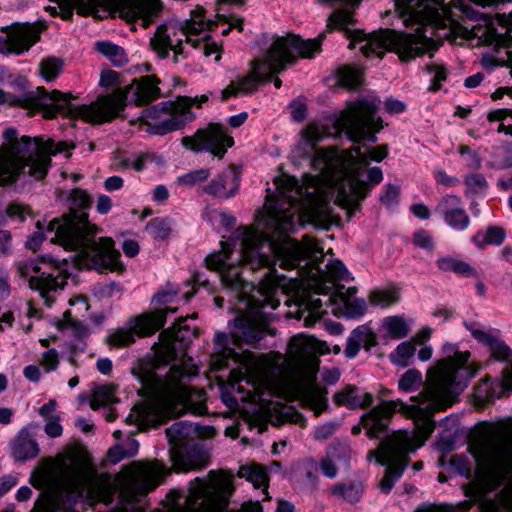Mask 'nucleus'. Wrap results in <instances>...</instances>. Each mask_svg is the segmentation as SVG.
<instances>
[{
  "instance_id": "obj_43",
  "label": "nucleus",
  "mask_w": 512,
  "mask_h": 512,
  "mask_svg": "<svg viewBox=\"0 0 512 512\" xmlns=\"http://www.w3.org/2000/svg\"><path fill=\"white\" fill-rule=\"evenodd\" d=\"M485 68L506 67L509 69V75L512 77V51L497 50L493 53L485 54L481 60Z\"/></svg>"
},
{
  "instance_id": "obj_39",
  "label": "nucleus",
  "mask_w": 512,
  "mask_h": 512,
  "mask_svg": "<svg viewBox=\"0 0 512 512\" xmlns=\"http://www.w3.org/2000/svg\"><path fill=\"white\" fill-rule=\"evenodd\" d=\"M363 491V484L357 480L337 483L331 488V493L334 496L340 497L349 503L358 502L362 497Z\"/></svg>"
},
{
  "instance_id": "obj_53",
  "label": "nucleus",
  "mask_w": 512,
  "mask_h": 512,
  "mask_svg": "<svg viewBox=\"0 0 512 512\" xmlns=\"http://www.w3.org/2000/svg\"><path fill=\"white\" fill-rule=\"evenodd\" d=\"M210 176V170L207 168H200L190 171L178 177V183L184 186H193L197 183L204 182Z\"/></svg>"
},
{
  "instance_id": "obj_50",
  "label": "nucleus",
  "mask_w": 512,
  "mask_h": 512,
  "mask_svg": "<svg viewBox=\"0 0 512 512\" xmlns=\"http://www.w3.org/2000/svg\"><path fill=\"white\" fill-rule=\"evenodd\" d=\"M338 81L344 87L355 88L361 82V73L352 67L343 66L338 70Z\"/></svg>"
},
{
  "instance_id": "obj_4",
  "label": "nucleus",
  "mask_w": 512,
  "mask_h": 512,
  "mask_svg": "<svg viewBox=\"0 0 512 512\" xmlns=\"http://www.w3.org/2000/svg\"><path fill=\"white\" fill-rule=\"evenodd\" d=\"M187 318H179L166 334L169 339L157 351V362L168 364L178 360L165 375L148 372L142 379L143 385L154 398L135 406L127 421L139 427H156L167 419L183 414L189 408L191 389L184 382L197 374V366L186 359L184 350L192 337H197L196 329L185 324Z\"/></svg>"
},
{
  "instance_id": "obj_44",
  "label": "nucleus",
  "mask_w": 512,
  "mask_h": 512,
  "mask_svg": "<svg viewBox=\"0 0 512 512\" xmlns=\"http://www.w3.org/2000/svg\"><path fill=\"white\" fill-rule=\"evenodd\" d=\"M97 50L105 55L114 66L121 67L127 63L128 59L123 48L111 42H98Z\"/></svg>"
},
{
  "instance_id": "obj_20",
  "label": "nucleus",
  "mask_w": 512,
  "mask_h": 512,
  "mask_svg": "<svg viewBox=\"0 0 512 512\" xmlns=\"http://www.w3.org/2000/svg\"><path fill=\"white\" fill-rule=\"evenodd\" d=\"M328 352L326 342L303 334L292 337L288 347V355L294 365L308 374H314L318 370V356Z\"/></svg>"
},
{
  "instance_id": "obj_2",
  "label": "nucleus",
  "mask_w": 512,
  "mask_h": 512,
  "mask_svg": "<svg viewBox=\"0 0 512 512\" xmlns=\"http://www.w3.org/2000/svg\"><path fill=\"white\" fill-rule=\"evenodd\" d=\"M445 358L428 371L425 389L416 397L417 403L407 405L401 401H384L361 418L369 438L383 435L393 414L398 411L413 419L416 434L399 430L379 443L376 450H370L368 458H375L386 465L385 474L379 483L383 493H389L401 477L408 463V453L421 447L435 429L432 417L435 412L451 407L477 371L469 362V351H458L453 344L443 347Z\"/></svg>"
},
{
  "instance_id": "obj_47",
  "label": "nucleus",
  "mask_w": 512,
  "mask_h": 512,
  "mask_svg": "<svg viewBox=\"0 0 512 512\" xmlns=\"http://www.w3.org/2000/svg\"><path fill=\"white\" fill-rule=\"evenodd\" d=\"M63 64L60 58H45L40 63V74L46 81H52L62 72Z\"/></svg>"
},
{
  "instance_id": "obj_27",
  "label": "nucleus",
  "mask_w": 512,
  "mask_h": 512,
  "mask_svg": "<svg viewBox=\"0 0 512 512\" xmlns=\"http://www.w3.org/2000/svg\"><path fill=\"white\" fill-rule=\"evenodd\" d=\"M435 213L453 230L464 231L470 225V218L460 197L448 194L443 196L435 207Z\"/></svg>"
},
{
  "instance_id": "obj_61",
  "label": "nucleus",
  "mask_w": 512,
  "mask_h": 512,
  "mask_svg": "<svg viewBox=\"0 0 512 512\" xmlns=\"http://www.w3.org/2000/svg\"><path fill=\"white\" fill-rule=\"evenodd\" d=\"M460 155L464 158L466 164L473 169H477L481 165V159L476 152L472 151L468 146L461 145L458 149Z\"/></svg>"
},
{
  "instance_id": "obj_62",
  "label": "nucleus",
  "mask_w": 512,
  "mask_h": 512,
  "mask_svg": "<svg viewBox=\"0 0 512 512\" xmlns=\"http://www.w3.org/2000/svg\"><path fill=\"white\" fill-rule=\"evenodd\" d=\"M336 429V423L327 422L315 427L313 435L316 440H326L335 433Z\"/></svg>"
},
{
  "instance_id": "obj_34",
  "label": "nucleus",
  "mask_w": 512,
  "mask_h": 512,
  "mask_svg": "<svg viewBox=\"0 0 512 512\" xmlns=\"http://www.w3.org/2000/svg\"><path fill=\"white\" fill-rule=\"evenodd\" d=\"M326 395V389L317 385H306L299 391L302 405L311 409L315 416H319L327 408Z\"/></svg>"
},
{
  "instance_id": "obj_51",
  "label": "nucleus",
  "mask_w": 512,
  "mask_h": 512,
  "mask_svg": "<svg viewBox=\"0 0 512 512\" xmlns=\"http://www.w3.org/2000/svg\"><path fill=\"white\" fill-rule=\"evenodd\" d=\"M422 383V375L415 369L406 371L399 380V388L403 391H413Z\"/></svg>"
},
{
  "instance_id": "obj_11",
  "label": "nucleus",
  "mask_w": 512,
  "mask_h": 512,
  "mask_svg": "<svg viewBox=\"0 0 512 512\" xmlns=\"http://www.w3.org/2000/svg\"><path fill=\"white\" fill-rule=\"evenodd\" d=\"M215 23L204 21V9L198 8L192 12L190 20L178 25L168 23L159 26L150 40L152 49L160 58H166L169 51L174 53V62L179 61V55L183 54L184 41L191 43L195 48L203 49L205 56L218 53L219 48L215 43L208 42L207 30H211Z\"/></svg>"
},
{
  "instance_id": "obj_14",
  "label": "nucleus",
  "mask_w": 512,
  "mask_h": 512,
  "mask_svg": "<svg viewBox=\"0 0 512 512\" xmlns=\"http://www.w3.org/2000/svg\"><path fill=\"white\" fill-rule=\"evenodd\" d=\"M231 360L240 363L244 370L241 380H245L247 384L251 385L260 396V390L267 385L270 374V363L266 356H256L250 351L239 354L230 347L228 335L217 332L214 337V350L211 354V367L214 370H221L227 367Z\"/></svg>"
},
{
  "instance_id": "obj_22",
  "label": "nucleus",
  "mask_w": 512,
  "mask_h": 512,
  "mask_svg": "<svg viewBox=\"0 0 512 512\" xmlns=\"http://www.w3.org/2000/svg\"><path fill=\"white\" fill-rule=\"evenodd\" d=\"M276 261H279V265H281L282 257H280V255L274 256L272 265L270 267H266L268 272L265 274L264 278L261 279L258 285V291L261 294V296L264 297L263 305H270L273 309L277 308L280 304V301L274 299V296L279 288L284 287V279L277 274V271L274 268ZM311 265V259L302 258L297 262L296 265H293L291 267H280L285 270L297 268V276H295V279H298L299 276L303 281L302 285L305 284L304 281H311V283H307V286L311 287L315 291L314 280H312L311 278H307V276L303 272V269L310 267Z\"/></svg>"
},
{
  "instance_id": "obj_54",
  "label": "nucleus",
  "mask_w": 512,
  "mask_h": 512,
  "mask_svg": "<svg viewBox=\"0 0 512 512\" xmlns=\"http://www.w3.org/2000/svg\"><path fill=\"white\" fill-rule=\"evenodd\" d=\"M158 9L155 5L139 3L135 7L134 15L142 20V25L148 27L157 16Z\"/></svg>"
},
{
  "instance_id": "obj_33",
  "label": "nucleus",
  "mask_w": 512,
  "mask_h": 512,
  "mask_svg": "<svg viewBox=\"0 0 512 512\" xmlns=\"http://www.w3.org/2000/svg\"><path fill=\"white\" fill-rule=\"evenodd\" d=\"M67 196V199L70 203V211L66 215H64L61 218H54L52 221L49 222L46 233L47 234H53L52 238H55V230L51 229L52 224L55 221L64 222L66 218L72 216H79L81 214H84L86 219L88 220V214L85 211L87 208L91 206V198L89 194L80 188L72 189L70 192H61L59 197L62 198L63 196Z\"/></svg>"
},
{
  "instance_id": "obj_19",
  "label": "nucleus",
  "mask_w": 512,
  "mask_h": 512,
  "mask_svg": "<svg viewBox=\"0 0 512 512\" xmlns=\"http://www.w3.org/2000/svg\"><path fill=\"white\" fill-rule=\"evenodd\" d=\"M396 11L406 26L431 24L445 26L448 8L444 0H394Z\"/></svg>"
},
{
  "instance_id": "obj_15",
  "label": "nucleus",
  "mask_w": 512,
  "mask_h": 512,
  "mask_svg": "<svg viewBox=\"0 0 512 512\" xmlns=\"http://www.w3.org/2000/svg\"><path fill=\"white\" fill-rule=\"evenodd\" d=\"M379 107V101L359 100L352 103L347 110L343 111L336 121L338 129L344 131L353 142H360L364 139L375 143L383 125L382 119L375 117Z\"/></svg>"
},
{
  "instance_id": "obj_23",
  "label": "nucleus",
  "mask_w": 512,
  "mask_h": 512,
  "mask_svg": "<svg viewBox=\"0 0 512 512\" xmlns=\"http://www.w3.org/2000/svg\"><path fill=\"white\" fill-rule=\"evenodd\" d=\"M176 312V309L159 310L152 316H139L133 320L129 329L120 328L111 333L107 342L115 347H124L135 342V335L148 336L164 326L165 315Z\"/></svg>"
},
{
  "instance_id": "obj_32",
  "label": "nucleus",
  "mask_w": 512,
  "mask_h": 512,
  "mask_svg": "<svg viewBox=\"0 0 512 512\" xmlns=\"http://www.w3.org/2000/svg\"><path fill=\"white\" fill-rule=\"evenodd\" d=\"M239 174L229 168L204 187V191L214 197L228 199L234 196L239 187Z\"/></svg>"
},
{
  "instance_id": "obj_36",
  "label": "nucleus",
  "mask_w": 512,
  "mask_h": 512,
  "mask_svg": "<svg viewBox=\"0 0 512 512\" xmlns=\"http://www.w3.org/2000/svg\"><path fill=\"white\" fill-rule=\"evenodd\" d=\"M338 405L346 406L350 409L364 408L372 404L373 396L370 393L363 392L355 386H347L334 396Z\"/></svg>"
},
{
  "instance_id": "obj_3",
  "label": "nucleus",
  "mask_w": 512,
  "mask_h": 512,
  "mask_svg": "<svg viewBox=\"0 0 512 512\" xmlns=\"http://www.w3.org/2000/svg\"><path fill=\"white\" fill-rule=\"evenodd\" d=\"M307 222V217L292 200L282 195L276 185L275 199L269 201L267 213L256 226L236 229L227 241H221V250L205 259L208 269L220 274L223 285L250 308L252 301L245 291L246 283L241 275L243 266L252 271L270 267L274 256L282 253L284 235L292 233L296 224Z\"/></svg>"
},
{
  "instance_id": "obj_45",
  "label": "nucleus",
  "mask_w": 512,
  "mask_h": 512,
  "mask_svg": "<svg viewBox=\"0 0 512 512\" xmlns=\"http://www.w3.org/2000/svg\"><path fill=\"white\" fill-rule=\"evenodd\" d=\"M146 230L153 238L164 240L172 233V221L168 218H154L148 222Z\"/></svg>"
},
{
  "instance_id": "obj_64",
  "label": "nucleus",
  "mask_w": 512,
  "mask_h": 512,
  "mask_svg": "<svg viewBox=\"0 0 512 512\" xmlns=\"http://www.w3.org/2000/svg\"><path fill=\"white\" fill-rule=\"evenodd\" d=\"M44 238L45 235L43 226L41 222H38L37 231H35L26 241L27 248H29L32 251H36L40 247V244L43 242Z\"/></svg>"
},
{
  "instance_id": "obj_5",
  "label": "nucleus",
  "mask_w": 512,
  "mask_h": 512,
  "mask_svg": "<svg viewBox=\"0 0 512 512\" xmlns=\"http://www.w3.org/2000/svg\"><path fill=\"white\" fill-rule=\"evenodd\" d=\"M51 229L55 230L52 243L61 245L66 250L76 251L75 264L80 268L94 269L99 272L124 271L125 267L120 260L121 254L115 249L114 241L110 237L95 235L99 229L89 222L84 214L70 216L64 222L55 221Z\"/></svg>"
},
{
  "instance_id": "obj_1",
  "label": "nucleus",
  "mask_w": 512,
  "mask_h": 512,
  "mask_svg": "<svg viewBox=\"0 0 512 512\" xmlns=\"http://www.w3.org/2000/svg\"><path fill=\"white\" fill-rule=\"evenodd\" d=\"M324 135L319 124H309L295 148L299 157H312L311 164L318 175H305L302 184L295 177L283 175L275 179V185L282 195L292 198L307 217V223L327 229L335 220L330 190H337L335 203L351 216L372 188L382 182L379 167L367 171L365 168L370 161H382L388 154V147L363 145L341 152L334 148L316 149Z\"/></svg>"
},
{
  "instance_id": "obj_9",
  "label": "nucleus",
  "mask_w": 512,
  "mask_h": 512,
  "mask_svg": "<svg viewBox=\"0 0 512 512\" xmlns=\"http://www.w3.org/2000/svg\"><path fill=\"white\" fill-rule=\"evenodd\" d=\"M159 83L154 75L135 79L124 90L116 89L111 94L99 96L89 105L73 106V118H80L91 124L110 122L124 109L127 101L144 105L157 99L160 96Z\"/></svg>"
},
{
  "instance_id": "obj_7",
  "label": "nucleus",
  "mask_w": 512,
  "mask_h": 512,
  "mask_svg": "<svg viewBox=\"0 0 512 512\" xmlns=\"http://www.w3.org/2000/svg\"><path fill=\"white\" fill-rule=\"evenodd\" d=\"M468 451L490 489L512 485V433L486 425L470 437Z\"/></svg>"
},
{
  "instance_id": "obj_38",
  "label": "nucleus",
  "mask_w": 512,
  "mask_h": 512,
  "mask_svg": "<svg viewBox=\"0 0 512 512\" xmlns=\"http://www.w3.org/2000/svg\"><path fill=\"white\" fill-rule=\"evenodd\" d=\"M381 327L385 334L393 339L405 338L410 332V322L403 315L385 317Z\"/></svg>"
},
{
  "instance_id": "obj_46",
  "label": "nucleus",
  "mask_w": 512,
  "mask_h": 512,
  "mask_svg": "<svg viewBox=\"0 0 512 512\" xmlns=\"http://www.w3.org/2000/svg\"><path fill=\"white\" fill-rule=\"evenodd\" d=\"M325 457L336 466L347 465L351 457V449L345 443H334L327 448Z\"/></svg>"
},
{
  "instance_id": "obj_17",
  "label": "nucleus",
  "mask_w": 512,
  "mask_h": 512,
  "mask_svg": "<svg viewBox=\"0 0 512 512\" xmlns=\"http://www.w3.org/2000/svg\"><path fill=\"white\" fill-rule=\"evenodd\" d=\"M72 96L57 90L48 93L44 87H38L34 91L25 94L22 99L0 89V105H19L33 112H41L45 118H55L58 114L73 117Z\"/></svg>"
},
{
  "instance_id": "obj_29",
  "label": "nucleus",
  "mask_w": 512,
  "mask_h": 512,
  "mask_svg": "<svg viewBox=\"0 0 512 512\" xmlns=\"http://www.w3.org/2000/svg\"><path fill=\"white\" fill-rule=\"evenodd\" d=\"M356 287L345 288L338 285L330 293L329 300L349 318L362 316L367 309L366 301L363 298H356Z\"/></svg>"
},
{
  "instance_id": "obj_21",
  "label": "nucleus",
  "mask_w": 512,
  "mask_h": 512,
  "mask_svg": "<svg viewBox=\"0 0 512 512\" xmlns=\"http://www.w3.org/2000/svg\"><path fill=\"white\" fill-rule=\"evenodd\" d=\"M182 145L194 152L207 151L222 158L227 148L233 145V138L227 135L223 126L210 124L205 129H199L193 136L183 137Z\"/></svg>"
},
{
  "instance_id": "obj_16",
  "label": "nucleus",
  "mask_w": 512,
  "mask_h": 512,
  "mask_svg": "<svg viewBox=\"0 0 512 512\" xmlns=\"http://www.w3.org/2000/svg\"><path fill=\"white\" fill-rule=\"evenodd\" d=\"M207 100L206 95L195 98L180 97L175 103L163 102L146 109L143 117L155 134L164 135L182 128L186 122L191 121L194 115L190 108L193 105L200 107Z\"/></svg>"
},
{
  "instance_id": "obj_40",
  "label": "nucleus",
  "mask_w": 512,
  "mask_h": 512,
  "mask_svg": "<svg viewBox=\"0 0 512 512\" xmlns=\"http://www.w3.org/2000/svg\"><path fill=\"white\" fill-rule=\"evenodd\" d=\"M436 265L442 272H454L458 275L467 277L477 275L476 269L470 264L451 256L438 258Z\"/></svg>"
},
{
  "instance_id": "obj_10",
  "label": "nucleus",
  "mask_w": 512,
  "mask_h": 512,
  "mask_svg": "<svg viewBox=\"0 0 512 512\" xmlns=\"http://www.w3.org/2000/svg\"><path fill=\"white\" fill-rule=\"evenodd\" d=\"M288 235H284L282 248L284 258H282L281 266L291 267L302 258L311 259L312 265L303 269V272L307 278L314 280L315 293L329 294L336 281H350L352 279L347 268L339 260L329 262L325 266V270L320 267L323 259V248L315 239L305 236L303 242L299 243Z\"/></svg>"
},
{
  "instance_id": "obj_25",
  "label": "nucleus",
  "mask_w": 512,
  "mask_h": 512,
  "mask_svg": "<svg viewBox=\"0 0 512 512\" xmlns=\"http://www.w3.org/2000/svg\"><path fill=\"white\" fill-rule=\"evenodd\" d=\"M266 323L261 319L258 311L241 313L234 320L230 331L235 344L254 345L265 336Z\"/></svg>"
},
{
  "instance_id": "obj_52",
  "label": "nucleus",
  "mask_w": 512,
  "mask_h": 512,
  "mask_svg": "<svg viewBox=\"0 0 512 512\" xmlns=\"http://www.w3.org/2000/svg\"><path fill=\"white\" fill-rule=\"evenodd\" d=\"M415 353V346L411 342L400 343L394 353L391 354L392 360L401 366L407 365V360L411 358Z\"/></svg>"
},
{
  "instance_id": "obj_55",
  "label": "nucleus",
  "mask_w": 512,
  "mask_h": 512,
  "mask_svg": "<svg viewBox=\"0 0 512 512\" xmlns=\"http://www.w3.org/2000/svg\"><path fill=\"white\" fill-rule=\"evenodd\" d=\"M306 308L309 310V315L304 319L306 326L314 325L323 314L322 301L319 298H312L306 304Z\"/></svg>"
},
{
  "instance_id": "obj_18",
  "label": "nucleus",
  "mask_w": 512,
  "mask_h": 512,
  "mask_svg": "<svg viewBox=\"0 0 512 512\" xmlns=\"http://www.w3.org/2000/svg\"><path fill=\"white\" fill-rule=\"evenodd\" d=\"M193 434L201 438H210L215 435V429L210 426L201 427L185 421L175 422L166 429V436L171 445L169 450L170 460L177 471H188L196 468L184 451L185 441Z\"/></svg>"
},
{
  "instance_id": "obj_59",
  "label": "nucleus",
  "mask_w": 512,
  "mask_h": 512,
  "mask_svg": "<svg viewBox=\"0 0 512 512\" xmlns=\"http://www.w3.org/2000/svg\"><path fill=\"white\" fill-rule=\"evenodd\" d=\"M399 196V187L387 184L385 186L384 193L380 196V201L387 207H392L397 203V199Z\"/></svg>"
},
{
  "instance_id": "obj_30",
  "label": "nucleus",
  "mask_w": 512,
  "mask_h": 512,
  "mask_svg": "<svg viewBox=\"0 0 512 512\" xmlns=\"http://www.w3.org/2000/svg\"><path fill=\"white\" fill-rule=\"evenodd\" d=\"M512 390V365L504 372L502 382H491L483 379L475 388L474 396L481 405L500 398L506 391Z\"/></svg>"
},
{
  "instance_id": "obj_42",
  "label": "nucleus",
  "mask_w": 512,
  "mask_h": 512,
  "mask_svg": "<svg viewBox=\"0 0 512 512\" xmlns=\"http://www.w3.org/2000/svg\"><path fill=\"white\" fill-rule=\"evenodd\" d=\"M400 289L396 287H387L374 290L369 295V300L373 305L381 308H388L400 301Z\"/></svg>"
},
{
  "instance_id": "obj_49",
  "label": "nucleus",
  "mask_w": 512,
  "mask_h": 512,
  "mask_svg": "<svg viewBox=\"0 0 512 512\" xmlns=\"http://www.w3.org/2000/svg\"><path fill=\"white\" fill-rule=\"evenodd\" d=\"M114 397V388L111 385H102L97 387L93 394L92 399L90 401V406L92 409L96 410L100 406L109 404L112 402Z\"/></svg>"
},
{
  "instance_id": "obj_8",
  "label": "nucleus",
  "mask_w": 512,
  "mask_h": 512,
  "mask_svg": "<svg viewBox=\"0 0 512 512\" xmlns=\"http://www.w3.org/2000/svg\"><path fill=\"white\" fill-rule=\"evenodd\" d=\"M5 143L0 147V184H12L23 174L35 180L45 177L53 153V142L46 143L28 136L18 138L17 131H3Z\"/></svg>"
},
{
  "instance_id": "obj_13",
  "label": "nucleus",
  "mask_w": 512,
  "mask_h": 512,
  "mask_svg": "<svg viewBox=\"0 0 512 512\" xmlns=\"http://www.w3.org/2000/svg\"><path fill=\"white\" fill-rule=\"evenodd\" d=\"M210 480L196 478L190 484L183 506L177 504L169 512H224L233 492L230 474L210 472Z\"/></svg>"
},
{
  "instance_id": "obj_24",
  "label": "nucleus",
  "mask_w": 512,
  "mask_h": 512,
  "mask_svg": "<svg viewBox=\"0 0 512 512\" xmlns=\"http://www.w3.org/2000/svg\"><path fill=\"white\" fill-rule=\"evenodd\" d=\"M168 472L166 466L159 461L134 463L129 472L131 478V497L146 496L161 483Z\"/></svg>"
},
{
  "instance_id": "obj_57",
  "label": "nucleus",
  "mask_w": 512,
  "mask_h": 512,
  "mask_svg": "<svg viewBox=\"0 0 512 512\" xmlns=\"http://www.w3.org/2000/svg\"><path fill=\"white\" fill-rule=\"evenodd\" d=\"M427 71L432 75V84L430 86L431 91H437L440 89L441 82L446 79V71L442 66L432 64L427 66Z\"/></svg>"
},
{
  "instance_id": "obj_58",
  "label": "nucleus",
  "mask_w": 512,
  "mask_h": 512,
  "mask_svg": "<svg viewBox=\"0 0 512 512\" xmlns=\"http://www.w3.org/2000/svg\"><path fill=\"white\" fill-rule=\"evenodd\" d=\"M413 243L420 248L432 250L434 241L431 234L426 230H419L413 235Z\"/></svg>"
},
{
  "instance_id": "obj_56",
  "label": "nucleus",
  "mask_w": 512,
  "mask_h": 512,
  "mask_svg": "<svg viewBox=\"0 0 512 512\" xmlns=\"http://www.w3.org/2000/svg\"><path fill=\"white\" fill-rule=\"evenodd\" d=\"M465 184L471 193L478 194L484 192L488 183L482 174L473 173L465 178Z\"/></svg>"
},
{
  "instance_id": "obj_63",
  "label": "nucleus",
  "mask_w": 512,
  "mask_h": 512,
  "mask_svg": "<svg viewBox=\"0 0 512 512\" xmlns=\"http://www.w3.org/2000/svg\"><path fill=\"white\" fill-rule=\"evenodd\" d=\"M121 82L120 74L113 70H104L101 72L100 85L105 88H110L118 85Z\"/></svg>"
},
{
  "instance_id": "obj_35",
  "label": "nucleus",
  "mask_w": 512,
  "mask_h": 512,
  "mask_svg": "<svg viewBox=\"0 0 512 512\" xmlns=\"http://www.w3.org/2000/svg\"><path fill=\"white\" fill-rule=\"evenodd\" d=\"M12 456L24 461L35 458L39 454V446L26 428L20 430L12 443Z\"/></svg>"
},
{
  "instance_id": "obj_31",
  "label": "nucleus",
  "mask_w": 512,
  "mask_h": 512,
  "mask_svg": "<svg viewBox=\"0 0 512 512\" xmlns=\"http://www.w3.org/2000/svg\"><path fill=\"white\" fill-rule=\"evenodd\" d=\"M376 345L377 337L372 328L367 324L359 325L349 334L344 355L349 359H354L361 348L370 351Z\"/></svg>"
},
{
  "instance_id": "obj_37",
  "label": "nucleus",
  "mask_w": 512,
  "mask_h": 512,
  "mask_svg": "<svg viewBox=\"0 0 512 512\" xmlns=\"http://www.w3.org/2000/svg\"><path fill=\"white\" fill-rule=\"evenodd\" d=\"M237 475L241 478H245L247 481L251 482L255 488H264V492L266 493V498L268 499V476L265 471V468L259 464H248L242 465Z\"/></svg>"
},
{
  "instance_id": "obj_41",
  "label": "nucleus",
  "mask_w": 512,
  "mask_h": 512,
  "mask_svg": "<svg viewBox=\"0 0 512 512\" xmlns=\"http://www.w3.org/2000/svg\"><path fill=\"white\" fill-rule=\"evenodd\" d=\"M505 236V231L501 227L488 226L486 230L478 231L472 241L478 248L484 249L487 245H500Z\"/></svg>"
},
{
  "instance_id": "obj_26",
  "label": "nucleus",
  "mask_w": 512,
  "mask_h": 512,
  "mask_svg": "<svg viewBox=\"0 0 512 512\" xmlns=\"http://www.w3.org/2000/svg\"><path fill=\"white\" fill-rule=\"evenodd\" d=\"M0 36V54L20 55L28 51L40 38L38 31L30 25H15L4 30Z\"/></svg>"
},
{
  "instance_id": "obj_6",
  "label": "nucleus",
  "mask_w": 512,
  "mask_h": 512,
  "mask_svg": "<svg viewBox=\"0 0 512 512\" xmlns=\"http://www.w3.org/2000/svg\"><path fill=\"white\" fill-rule=\"evenodd\" d=\"M325 32L315 39L303 40L298 36L277 37L270 48L261 58L252 61V68L248 75L231 82L222 91V100L240 94H250L256 90L261 82H268L272 76L286 69L297 57L311 58L320 52Z\"/></svg>"
},
{
  "instance_id": "obj_48",
  "label": "nucleus",
  "mask_w": 512,
  "mask_h": 512,
  "mask_svg": "<svg viewBox=\"0 0 512 512\" xmlns=\"http://www.w3.org/2000/svg\"><path fill=\"white\" fill-rule=\"evenodd\" d=\"M70 6L67 9H63L61 17L64 20H71L73 16V9H76L77 13L83 16L92 13L96 6V0H69Z\"/></svg>"
},
{
  "instance_id": "obj_12",
  "label": "nucleus",
  "mask_w": 512,
  "mask_h": 512,
  "mask_svg": "<svg viewBox=\"0 0 512 512\" xmlns=\"http://www.w3.org/2000/svg\"><path fill=\"white\" fill-rule=\"evenodd\" d=\"M20 278L39 293L46 306L55 301V295L62 291L70 276V264L65 259L42 255L35 259L20 260L15 263Z\"/></svg>"
},
{
  "instance_id": "obj_28",
  "label": "nucleus",
  "mask_w": 512,
  "mask_h": 512,
  "mask_svg": "<svg viewBox=\"0 0 512 512\" xmlns=\"http://www.w3.org/2000/svg\"><path fill=\"white\" fill-rule=\"evenodd\" d=\"M465 328L479 343L487 346L494 358L509 360L512 357L511 349L498 336V330L484 329L478 322H464Z\"/></svg>"
},
{
  "instance_id": "obj_60",
  "label": "nucleus",
  "mask_w": 512,
  "mask_h": 512,
  "mask_svg": "<svg viewBox=\"0 0 512 512\" xmlns=\"http://www.w3.org/2000/svg\"><path fill=\"white\" fill-rule=\"evenodd\" d=\"M41 364L46 372L56 370L59 364L58 352L55 349L45 351L41 358Z\"/></svg>"
}]
</instances>
